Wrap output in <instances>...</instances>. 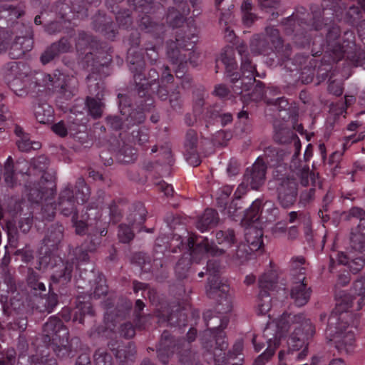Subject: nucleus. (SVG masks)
Returning <instances> with one entry per match:
<instances>
[{"label": "nucleus", "mask_w": 365, "mask_h": 365, "mask_svg": "<svg viewBox=\"0 0 365 365\" xmlns=\"http://www.w3.org/2000/svg\"><path fill=\"white\" fill-rule=\"evenodd\" d=\"M107 346L121 364H125L128 361H133L135 358L137 350L133 341L123 345L118 340L111 339L108 342Z\"/></svg>", "instance_id": "12"}, {"label": "nucleus", "mask_w": 365, "mask_h": 365, "mask_svg": "<svg viewBox=\"0 0 365 365\" xmlns=\"http://www.w3.org/2000/svg\"><path fill=\"white\" fill-rule=\"evenodd\" d=\"M282 46L279 30L272 26L266 27L264 33L255 34L250 41V51L257 56H268L274 50L279 51Z\"/></svg>", "instance_id": "3"}, {"label": "nucleus", "mask_w": 365, "mask_h": 365, "mask_svg": "<svg viewBox=\"0 0 365 365\" xmlns=\"http://www.w3.org/2000/svg\"><path fill=\"white\" fill-rule=\"evenodd\" d=\"M58 205L63 216L74 220L78 215V206L72 186L68 185L59 194Z\"/></svg>", "instance_id": "10"}, {"label": "nucleus", "mask_w": 365, "mask_h": 365, "mask_svg": "<svg viewBox=\"0 0 365 365\" xmlns=\"http://www.w3.org/2000/svg\"><path fill=\"white\" fill-rule=\"evenodd\" d=\"M107 227L106 222H103L101 220H96L94 230L88 232L86 238L81 245L90 252H96L101 243V237L108 233Z\"/></svg>", "instance_id": "16"}, {"label": "nucleus", "mask_w": 365, "mask_h": 365, "mask_svg": "<svg viewBox=\"0 0 365 365\" xmlns=\"http://www.w3.org/2000/svg\"><path fill=\"white\" fill-rule=\"evenodd\" d=\"M71 45L66 37L61 38L58 41L51 43L41 56V61L46 64L58 57L60 54L70 51Z\"/></svg>", "instance_id": "20"}, {"label": "nucleus", "mask_w": 365, "mask_h": 365, "mask_svg": "<svg viewBox=\"0 0 365 365\" xmlns=\"http://www.w3.org/2000/svg\"><path fill=\"white\" fill-rule=\"evenodd\" d=\"M351 307V301L344 304H336V307L331 312L327 322V329L330 334H337L351 324H354L356 317L350 312L349 308Z\"/></svg>", "instance_id": "5"}, {"label": "nucleus", "mask_w": 365, "mask_h": 365, "mask_svg": "<svg viewBox=\"0 0 365 365\" xmlns=\"http://www.w3.org/2000/svg\"><path fill=\"white\" fill-rule=\"evenodd\" d=\"M168 49L167 55L173 63L177 64L187 63L191 58L192 52L191 51L193 47L192 43H189V46L184 43V40L176 38L175 41H170L167 43Z\"/></svg>", "instance_id": "8"}, {"label": "nucleus", "mask_w": 365, "mask_h": 365, "mask_svg": "<svg viewBox=\"0 0 365 365\" xmlns=\"http://www.w3.org/2000/svg\"><path fill=\"white\" fill-rule=\"evenodd\" d=\"M28 200L32 203L38 204L43 199L47 200L46 195L50 192L51 193V187H44L39 183H34L32 185L26 186Z\"/></svg>", "instance_id": "36"}, {"label": "nucleus", "mask_w": 365, "mask_h": 365, "mask_svg": "<svg viewBox=\"0 0 365 365\" xmlns=\"http://www.w3.org/2000/svg\"><path fill=\"white\" fill-rule=\"evenodd\" d=\"M292 323L298 324L295 327L294 332L299 336L304 338L307 341L312 337L315 333V327L310 319H306L304 314H294L290 317Z\"/></svg>", "instance_id": "25"}, {"label": "nucleus", "mask_w": 365, "mask_h": 365, "mask_svg": "<svg viewBox=\"0 0 365 365\" xmlns=\"http://www.w3.org/2000/svg\"><path fill=\"white\" fill-rule=\"evenodd\" d=\"M249 205L250 201L246 202L241 196H235V199L228 207L227 213L230 217L238 216L243 214L244 217L247 210L250 208V206L248 208L247 207Z\"/></svg>", "instance_id": "45"}, {"label": "nucleus", "mask_w": 365, "mask_h": 365, "mask_svg": "<svg viewBox=\"0 0 365 365\" xmlns=\"http://www.w3.org/2000/svg\"><path fill=\"white\" fill-rule=\"evenodd\" d=\"M147 215V210L141 202H135L129 207L126 220L128 224L138 231H140Z\"/></svg>", "instance_id": "22"}, {"label": "nucleus", "mask_w": 365, "mask_h": 365, "mask_svg": "<svg viewBox=\"0 0 365 365\" xmlns=\"http://www.w3.org/2000/svg\"><path fill=\"white\" fill-rule=\"evenodd\" d=\"M217 212L213 209H206L202 215L196 222V227L204 232L215 225L218 222Z\"/></svg>", "instance_id": "38"}, {"label": "nucleus", "mask_w": 365, "mask_h": 365, "mask_svg": "<svg viewBox=\"0 0 365 365\" xmlns=\"http://www.w3.org/2000/svg\"><path fill=\"white\" fill-rule=\"evenodd\" d=\"M90 212H86L84 215H81V219L78 220V215L74 220H71L73 226L75 227V232L78 235H83L89 232L91 230H94L95 222L100 217L95 216L94 218H91L90 216L93 215L96 211L90 209Z\"/></svg>", "instance_id": "27"}, {"label": "nucleus", "mask_w": 365, "mask_h": 365, "mask_svg": "<svg viewBox=\"0 0 365 365\" xmlns=\"http://www.w3.org/2000/svg\"><path fill=\"white\" fill-rule=\"evenodd\" d=\"M166 262L164 259V254L162 250H155L153 257V264L151 270L155 279L159 282H163L168 277V272L166 270Z\"/></svg>", "instance_id": "28"}, {"label": "nucleus", "mask_w": 365, "mask_h": 365, "mask_svg": "<svg viewBox=\"0 0 365 365\" xmlns=\"http://www.w3.org/2000/svg\"><path fill=\"white\" fill-rule=\"evenodd\" d=\"M40 276L32 268H29L26 282L28 286L34 292V295L46 296V289L44 284L39 281Z\"/></svg>", "instance_id": "39"}, {"label": "nucleus", "mask_w": 365, "mask_h": 365, "mask_svg": "<svg viewBox=\"0 0 365 365\" xmlns=\"http://www.w3.org/2000/svg\"><path fill=\"white\" fill-rule=\"evenodd\" d=\"M131 262L140 267L142 270L148 272L151 270V259L146 253L143 252H135L133 255Z\"/></svg>", "instance_id": "58"}, {"label": "nucleus", "mask_w": 365, "mask_h": 365, "mask_svg": "<svg viewBox=\"0 0 365 365\" xmlns=\"http://www.w3.org/2000/svg\"><path fill=\"white\" fill-rule=\"evenodd\" d=\"M137 119L140 120V117L134 116V119H133L132 116L128 118L121 115H113L107 116L105 120L107 125L113 130L127 131L133 126L141 124V123L136 121Z\"/></svg>", "instance_id": "24"}, {"label": "nucleus", "mask_w": 365, "mask_h": 365, "mask_svg": "<svg viewBox=\"0 0 365 365\" xmlns=\"http://www.w3.org/2000/svg\"><path fill=\"white\" fill-rule=\"evenodd\" d=\"M298 183L294 178H284L277 180V200L283 208H289L297 201Z\"/></svg>", "instance_id": "6"}, {"label": "nucleus", "mask_w": 365, "mask_h": 365, "mask_svg": "<svg viewBox=\"0 0 365 365\" xmlns=\"http://www.w3.org/2000/svg\"><path fill=\"white\" fill-rule=\"evenodd\" d=\"M307 341L299 336L296 333L293 332L288 340L289 350L287 355L292 354L294 351H299L300 349H303L302 351L297 354V357L298 359H303L307 354Z\"/></svg>", "instance_id": "37"}, {"label": "nucleus", "mask_w": 365, "mask_h": 365, "mask_svg": "<svg viewBox=\"0 0 365 365\" xmlns=\"http://www.w3.org/2000/svg\"><path fill=\"white\" fill-rule=\"evenodd\" d=\"M215 241H210L212 257H220L227 254L229 248L236 242L233 230H219L215 235Z\"/></svg>", "instance_id": "13"}, {"label": "nucleus", "mask_w": 365, "mask_h": 365, "mask_svg": "<svg viewBox=\"0 0 365 365\" xmlns=\"http://www.w3.org/2000/svg\"><path fill=\"white\" fill-rule=\"evenodd\" d=\"M273 139L278 144H288L294 142L296 151L293 157H297L299 154L300 141L291 128L284 126L283 124L274 125Z\"/></svg>", "instance_id": "19"}, {"label": "nucleus", "mask_w": 365, "mask_h": 365, "mask_svg": "<svg viewBox=\"0 0 365 365\" xmlns=\"http://www.w3.org/2000/svg\"><path fill=\"white\" fill-rule=\"evenodd\" d=\"M116 158L119 163L129 164L133 163L137 159V153L134 148L128 144H124L118 150Z\"/></svg>", "instance_id": "47"}, {"label": "nucleus", "mask_w": 365, "mask_h": 365, "mask_svg": "<svg viewBox=\"0 0 365 365\" xmlns=\"http://www.w3.org/2000/svg\"><path fill=\"white\" fill-rule=\"evenodd\" d=\"M190 13V9H182V13L177 11L174 7L168 9L166 15V23L173 28L180 27L185 22L184 15H187Z\"/></svg>", "instance_id": "40"}, {"label": "nucleus", "mask_w": 365, "mask_h": 365, "mask_svg": "<svg viewBox=\"0 0 365 365\" xmlns=\"http://www.w3.org/2000/svg\"><path fill=\"white\" fill-rule=\"evenodd\" d=\"M186 249L190 252L188 256L192 257L205 253L212 256L210 241L207 237L203 238L200 242H196L194 237H189L187 240Z\"/></svg>", "instance_id": "33"}, {"label": "nucleus", "mask_w": 365, "mask_h": 365, "mask_svg": "<svg viewBox=\"0 0 365 365\" xmlns=\"http://www.w3.org/2000/svg\"><path fill=\"white\" fill-rule=\"evenodd\" d=\"M32 39L25 36H16L10 41L9 55L11 59L21 58L27 51L32 48Z\"/></svg>", "instance_id": "26"}, {"label": "nucleus", "mask_w": 365, "mask_h": 365, "mask_svg": "<svg viewBox=\"0 0 365 365\" xmlns=\"http://www.w3.org/2000/svg\"><path fill=\"white\" fill-rule=\"evenodd\" d=\"M25 206L26 205L23 200L11 198L8 202L7 210L13 218H21L26 213L24 212Z\"/></svg>", "instance_id": "56"}, {"label": "nucleus", "mask_w": 365, "mask_h": 365, "mask_svg": "<svg viewBox=\"0 0 365 365\" xmlns=\"http://www.w3.org/2000/svg\"><path fill=\"white\" fill-rule=\"evenodd\" d=\"M86 314L91 316L94 314V311L92 308L91 302L78 301L73 314V320L78 321L79 323L83 324L84 317Z\"/></svg>", "instance_id": "50"}, {"label": "nucleus", "mask_w": 365, "mask_h": 365, "mask_svg": "<svg viewBox=\"0 0 365 365\" xmlns=\"http://www.w3.org/2000/svg\"><path fill=\"white\" fill-rule=\"evenodd\" d=\"M88 114L93 119L101 118L106 107L104 98L87 96L85 100Z\"/></svg>", "instance_id": "35"}, {"label": "nucleus", "mask_w": 365, "mask_h": 365, "mask_svg": "<svg viewBox=\"0 0 365 365\" xmlns=\"http://www.w3.org/2000/svg\"><path fill=\"white\" fill-rule=\"evenodd\" d=\"M127 63L134 74L143 73L145 63L139 48L130 47L127 53Z\"/></svg>", "instance_id": "32"}, {"label": "nucleus", "mask_w": 365, "mask_h": 365, "mask_svg": "<svg viewBox=\"0 0 365 365\" xmlns=\"http://www.w3.org/2000/svg\"><path fill=\"white\" fill-rule=\"evenodd\" d=\"M225 333L220 331L213 334L211 331H204L201 344L205 353L210 354L214 360L215 365H222L226 360L225 351L228 343L225 340Z\"/></svg>", "instance_id": "4"}, {"label": "nucleus", "mask_w": 365, "mask_h": 365, "mask_svg": "<svg viewBox=\"0 0 365 365\" xmlns=\"http://www.w3.org/2000/svg\"><path fill=\"white\" fill-rule=\"evenodd\" d=\"M43 333H48L54 335V340L61 341L65 352L62 356H69L71 350L68 346V331L62 321L55 317H51L43 325Z\"/></svg>", "instance_id": "7"}, {"label": "nucleus", "mask_w": 365, "mask_h": 365, "mask_svg": "<svg viewBox=\"0 0 365 365\" xmlns=\"http://www.w3.org/2000/svg\"><path fill=\"white\" fill-rule=\"evenodd\" d=\"M125 200L123 199H118L113 200L109 205V215L110 220L116 223L119 222L123 217L122 207L125 205Z\"/></svg>", "instance_id": "57"}, {"label": "nucleus", "mask_w": 365, "mask_h": 365, "mask_svg": "<svg viewBox=\"0 0 365 365\" xmlns=\"http://www.w3.org/2000/svg\"><path fill=\"white\" fill-rule=\"evenodd\" d=\"M4 178L6 184L9 187H14L15 185L14 160L9 156L4 166Z\"/></svg>", "instance_id": "61"}, {"label": "nucleus", "mask_w": 365, "mask_h": 365, "mask_svg": "<svg viewBox=\"0 0 365 365\" xmlns=\"http://www.w3.org/2000/svg\"><path fill=\"white\" fill-rule=\"evenodd\" d=\"M112 21L105 14L98 11L92 18V27L94 30L101 33H108L112 31Z\"/></svg>", "instance_id": "43"}, {"label": "nucleus", "mask_w": 365, "mask_h": 365, "mask_svg": "<svg viewBox=\"0 0 365 365\" xmlns=\"http://www.w3.org/2000/svg\"><path fill=\"white\" fill-rule=\"evenodd\" d=\"M86 83L89 96L104 98L105 85L99 73H89L86 77Z\"/></svg>", "instance_id": "34"}, {"label": "nucleus", "mask_w": 365, "mask_h": 365, "mask_svg": "<svg viewBox=\"0 0 365 365\" xmlns=\"http://www.w3.org/2000/svg\"><path fill=\"white\" fill-rule=\"evenodd\" d=\"M230 291L229 285L215 276L208 277L207 284L205 287L207 296L210 299H217L223 294H227Z\"/></svg>", "instance_id": "29"}, {"label": "nucleus", "mask_w": 365, "mask_h": 365, "mask_svg": "<svg viewBox=\"0 0 365 365\" xmlns=\"http://www.w3.org/2000/svg\"><path fill=\"white\" fill-rule=\"evenodd\" d=\"M203 319L207 328L205 331H211L213 334L224 331L230 322L227 315L220 314L215 309L205 311L203 313Z\"/></svg>", "instance_id": "17"}, {"label": "nucleus", "mask_w": 365, "mask_h": 365, "mask_svg": "<svg viewBox=\"0 0 365 365\" xmlns=\"http://www.w3.org/2000/svg\"><path fill=\"white\" fill-rule=\"evenodd\" d=\"M73 192L74 196L83 203L86 202L90 197V189L86 185L83 178H78L76 182Z\"/></svg>", "instance_id": "55"}, {"label": "nucleus", "mask_w": 365, "mask_h": 365, "mask_svg": "<svg viewBox=\"0 0 365 365\" xmlns=\"http://www.w3.org/2000/svg\"><path fill=\"white\" fill-rule=\"evenodd\" d=\"M261 202L259 199L254 201L247 210L245 217L241 220V224L245 227V237L252 251L260 250L263 246V231L255 225V222L259 220L258 212L259 210Z\"/></svg>", "instance_id": "2"}, {"label": "nucleus", "mask_w": 365, "mask_h": 365, "mask_svg": "<svg viewBox=\"0 0 365 365\" xmlns=\"http://www.w3.org/2000/svg\"><path fill=\"white\" fill-rule=\"evenodd\" d=\"M56 267V269L54 270L50 278L48 296L46 298L41 297L36 304V309L40 312L51 313L53 310L58 302L56 292L61 294L64 287L71 280L73 270V263L61 262Z\"/></svg>", "instance_id": "1"}, {"label": "nucleus", "mask_w": 365, "mask_h": 365, "mask_svg": "<svg viewBox=\"0 0 365 365\" xmlns=\"http://www.w3.org/2000/svg\"><path fill=\"white\" fill-rule=\"evenodd\" d=\"M312 292V290L308 287L304 272H301L293 282L290 290L291 299L296 306L303 307L309 302Z\"/></svg>", "instance_id": "9"}, {"label": "nucleus", "mask_w": 365, "mask_h": 365, "mask_svg": "<svg viewBox=\"0 0 365 365\" xmlns=\"http://www.w3.org/2000/svg\"><path fill=\"white\" fill-rule=\"evenodd\" d=\"M71 9L78 14L81 18L87 17L88 16V8L90 7L92 0H71Z\"/></svg>", "instance_id": "63"}, {"label": "nucleus", "mask_w": 365, "mask_h": 365, "mask_svg": "<svg viewBox=\"0 0 365 365\" xmlns=\"http://www.w3.org/2000/svg\"><path fill=\"white\" fill-rule=\"evenodd\" d=\"M267 165L262 157H259L252 167L247 168L244 178L252 189L257 190L265 181Z\"/></svg>", "instance_id": "11"}, {"label": "nucleus", "mask_w": 365, "mask_h": 365, "mask_svg": "<svg viewBox=\"0 0 365 365\" xmlns=\"http://www.w3.org/2000/svg\"><path fill=\"white\" fill-rule=\"evenodd\" d=\"M277 286V274L274 271H269L262 274L259 279V292L265 291L266 294H271Z\"/></svg>", "instance_id": "41"}, {"label": "nucleus", "mask_w": 365, "mask_h": 365, "mask_svg": "<svg viewBox=\"0 0 365 365\" xmlns=\"http://www.w3.org/2000/svg\"><path fill=\"white\" fill-rule=\"evenodd\" d=\"M261 202L262 201L259 200ZM262 204L260 205V206ZM279 212V210L277 207H275L274 202L272 201H266L263 205L262 208L259 207V210L258 212V216L259 217V220H262L265 218L266 221H274L275 220Z\"/></svg>", "instance_id": "48"}, {"label": "nucleus", "mask_w": 365, "mask_h": 365, "mask_svg": "<svg viewBox=\"0 0 365 365\" xmlns=\"http://www.w3.org/2000/svg\"><path fill=\"white\" fill-rule=\"evenodd\" d=\"M327 10H323L321 11L320 10L314 11L312 18V26L314 30L319 31L322 30L326 25L329 23V19L325 17Z\"/></svg>", "instance_id": "64"}, {"label": "nucleus", "mask_w": 365, "mask_h": 365, "mask_svg": "<svg viewBox=\"0 0 365 365\" xmlns=\"http://www.w3.org/2000/svg\"><path fill=\"white\" fill-rule=\"evenodd\" d=\"M157 317L158 318V323H168L171 327H185L187 325V314L185 309H181L179 306L166 308L163 311H159Z\"/></svg>", "instance_id": "14"}, {"label": "nucleus", "mask_w": 365, "mask_h": 365, "mask_svg": "<svg viewBox=\"0 0 365 365\" xmlns=\"http://www.w3.org/2000/svg\"><path fill=\"white\" fill-rule=\"evenodd\" d=\"M48 159L44 155H40L31 160L26 173L29 175H39L48 168Z\"/></svg>", "instance_id": "46"}, {"label": "nucleus", "mask_w": 365, "mask_h": 365, "mask_svg": "<svg viewBox=\"0 0 365 365\" xmlns=\"http://www.w3.org/2000/svg\"><path fill=\"white\" fill-rule=\"evenodd\" d=\"M44 81L47 85L53 87V89L61 93H65L67 91L68 85L65 80V76L61 73H54L53 74H47L44 78Z\"/></svg>", "instance_id": "44"}, {"label": "nucleus", "mask_w": 365, "mask_h": 365, "mask_svg": "<svg viewBox=\"0 0 365 365\" xmlns=\"http://www.w3.org/2000/svg\"><path fill=\"white\" fill-rule=\"evenodd\" d=\"M191 264V257L190 256H183L178 261L175 267V274L178 278L182 279L188 277Z\"/></svg>", "instance_id": "54"}, {"label": "nucleus", "mask_w": 365, "mask_h": 365, "mask_svg": "<svg viewBox=\"0 0 365 365\" xmlns=\"http://www.w3.org/2000/svg\"><path fill=\"white\" fill-rule=\"evenodd\" d=\"M221 61L225 65L226 71L232 73L237 69V63L235 59V50L232 46H226L221 54Z\"/></svg>", "instance_id": "52"}, {"label": "nucleus", "mask_w": 365, "mask_h": 365, "mask_svg": "<svg viewBox=\"0 0 365 365\" xmlns=\"http://www.w3.org/2000/svg\"><path fill=\"white\" fill-rule=\"evenodd\" d=\"M198 137L195 130L190 129L187 131L184 143L183 155L186 161L192 166L200 164L198 153Z\"/></svg>", "instance_id": "15"}, {"label": "nucleus", "mask_w": 365, "mask_h": 365, "mask_svg": "<svg viewBox=\"0 0 365 365\" xmlns=\"http://www.w3.org/2000/svg\"><path fill=\"white\" fill-rule=\"evenodd\" d=\"M198 359L197 353L190 349H182L178 354V360L181 365H197Z\"/></svg>", "instance_id": "59"}, {"label": "nucleus", "mask_w": 365, "mask_h": 365, "mask_svg": "<svg viewBox=\"0 0 365 365\" xmlns=\"http://www.w3.org/2000/svg\"><path fill=\"white\" fill-rule=\"evenodd\" d=\"M345 9V3L334 9L332 13L334 18L339 22H344L349 26H355L362 17L361 10L359 6L354 5L351 6L346 11H344Z\"/></svg>", "instance_id": "18"}, {"label": "nucleus", "mask_w": 365, "mask_h": 365, "mask_svg": "<svg viewBox=\"0 0 365 365\" xmlns=\"http://www.w3.org/2000/svg\"><path fill=\"white\" fill-rule=\"evenodd\" d=\"M99 42L91 35L83 31H81L78 34L76 40V47L78 51H83L87 48L92 50L98 48Z\"/></svg>", "instance_id": "42"}, {"label": "nucleus", "mask_w": 365, "mask_h": 365, "mask_svg": "<svg viewBox=\"0 0 365 365\" xmlns=\"http://www.w3.org/2000/svg\"><path fill=\"white\" fill-rule=\"evenodd\" d=\"M80 277L84 280L91 284L94 282L96 287L94 288L93 294L95 297H101L106 295L108 292V287L105 284V280L102 274L95 272L93 268L90 271L87 269L81 270Z\"/></svg>", "instance_id": "23"}, {"label": "nucleus", "mask_w": 365, "mask_h": 365, "mask_svg": "<svg viewBox=\"0 0 365 365\" xmlns=\"http://www.w3.org/2000/svg\"><path fill=\"white\" fill-rule=\"evenodd\" d=\"M64 237V227L58 223L52 224L48 229L43 243L51 251H56L61 247Z\"/></svg>", "instance_id": "21"}, {"label": "nucleus", "mask_w": 365, "mask_h": 365, "mask_svg": "<svg viewBox=\"0 0 365 365\" xmlns=\"http://www.w3.org/2000/svg\"><path fill=\"white\" fill-rule=\"evenodd\" d=\"M135 88L134 91L140 98L146 97L148 95V91L152 86L149 83L145 76L143 73L134 74Z\"/></svg>", "instance_id": "51"}, {"label": "nucleus", "mask_w": 365, "mask_h": 365, "mask_svg": "<svg viewBox=\"0 0 365 365\" xmlns=\"http://www.w3.org/2000/svg\"><path fill=\"white\" fill-rule=\"evenodd\" d=\"M93 52L96 57V70L101 71L104 66H108L112 61L111 55L100 44L98 48L93 49Z\"/></svg>", "instance_id": "53"}, {"label": "nucleus", "mask_w": 365, "mask_h": 365, "mask_svg": "<svg viewBox=\"0 0 365 365\" xmlns=\"http://www.w3.org/2000/svg\"><path fill=\"white\" fill-rule=\"evenodd\" d=\"M118 98L119 99L118 107L121 115L126 116L128 118L132 116L133 119H134V116H138L139 118L140 117V119H137V122L143 123L145 121V114L143 111L132 108L131 101L129 97L119 93L118 95Z\"/></svg>", "instance_id": "31"}, {"label": "nucleus", "mask_w": 365, "mask_h": 365, "mask_svg": "<svg viewBox=\"0 0 365 365\" xmlns=\"http://www.w3.org/2000/svg\"><path fill=\"white\" fill-rule=\"evenodd\" d=\"M215 299L217 300L215 310H217L218 313L227 315V313L231 312L232 309V303L229 292L227 294H223Z\"/></svg>", "instance_id": "62"}, {"label": "nucleus", "mask_w": 365, "mask_h": 365, "mask_svg": "<svg viewBox=\"0 0 365 365\" xmlns=\"http://www.w3.org/2000/svg\"><path fill=\"white\" fill-rule=\"evenodd\" d=\"M355 343V335L353 331H347L341 334L340 339L336 341V348L339 351L351 352Z\"/></svg>", "instance_id": "49"}, {"label": "nucleus", "mask_w": 365, "mask_h": 365, "mask_svg": "<svg viewBox=\"0 0 365 365\" xmlns=\"http://www.w3.org/2000/svg\"><path fill=\"white\" fill-rule=\"evenodd\" d=\"M34 113L36 119L40 123H46L50 120L52 114V109L47 104H38L35 107Z\"/></svg>", "instance_id": "60"}, {"label": "nucleus", "mask_w": 365, "mask_h": 365, "mask_svg": "<svg viewBox=\"0 0 365 365\" xmlns=\"http://www.w3.org/2000/svg\"><path fill=\"white\" fill-rule=\"evenodd\" d=\"M274 331L272 330L270 327H267L264 330L263 336L266 338L267 348L264 353L255 360L253 365H264L273 356L278 339L277 335H274V338L269 336L273 334L272 332Z\"/></svg>", "instance_id": "30"}]
</instances>
